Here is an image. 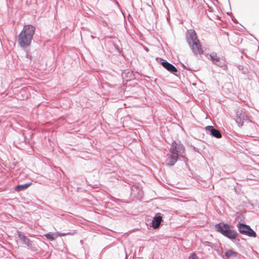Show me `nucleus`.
<instances>
[{
    "label": "nucleus",
    "mask_w": 259,
    "mask_h": 259,
    "mask_svg": "<svg viewBox=\"0 0 259 259\" xmlns=\"http://www.w3.org/2000/svg\"><path fill=\"white\" fill-rule=\"evenodd\" d=\"M35 28L31 25H26L18 35V42L22 48H27L31 45Z\"/></svg>",
    "instance_id": "obj_2"
},
{
    "label": "nucleus",
    "mask_w": 259,
    "mask_h": 259,
    "mask_svg": "<svg viewBox=\"0 0 259 259\" xmlns=\"http://www.w3.org/2000/svg\"><path fill=\"white\" fill-rule=\"evenodd\" d=\"M189 259H198L196 254L193 252L189 257Z\"/></svg>",
    "instance_id": "obj_16"
},
{
    "label": "nucleus",
    "mask_w": 259,
    "mask_h": 259,
    "mask_svg": "<svg viewBox=\"0 0 259 259\" xmlns=\"http://www.w3.org/2000/svg\"><path fill=\"white\" fill-rule=\"evenodd\" d=\"M17 234L20 240L23 244L27 245L28 249L32 251L35 250L34 249V247H33L32 241L26 236L22 232L19 231H17Z\"/></svg>",
    "instance_id": "obj_8"
},
{
    "label": "nucleus",
    "mask_w": 259,
    "mask_h": 259,
    "mask_svg": "<svg viewBox=\"0 0 259 259\" xmlns=\"http://www.w3.org/2000/svg\"><path fill=\"white\" fill-rule=\"evenodd\" d=\"M182 65L184 69H187L188 70H191V69L189 68L188 65H185L183 64H182Z\"/></svg>",
    "instance_id": "obj_17"
},
{
    "label": "nucleus",
    "mask_w": 259,
    "mask_h": 259,
    "mask_svg": "<svg viewBox=\"0 0 259 259\" xmlns=\"http://www.w3.org/2000/svg\"><path fill=\"white\" fill-rule=\"evenodd\" d=\"M209 58L212 63L220 67H223L225 66V60L218 57L216 53H212L209 55Z\"/></svg>",
    "instance_id": "obj_9"
},
{
    "label": "nucleus",
    "mask_w": 259,
    "mask_h": 259,
    "mask_svg": "<svg viewBox=\"0 0 259 259\" xmlns=\"http://www.w3.org/2000/svg\"><path fill=\"white\" fill-rule=\"evenodd\" d=\"M242 73L245 74L246 73V71H242Z\"/></svg>",
    "instance_id": "obj_19"
},
{
    "label": "nucleus",
    "mask_w": 259,
    "mask_h": 259,
    "mask_svg": "<svg viewBox=\"0 0 259 259\" xmlns=\"http://www.w3.org/2000/svg\"><path fill=\"white\" fill-rule=\"evenodd\" d=\"M206 131L207 133L209 134L211 136L216 138L219 139L222 137V134L217 128H214L213 126L208 125L205 127Z\"/></svg>",
    "instance_id": "obj_11"
},
{
    "label": "nucleus",
    "mask_w": 259,
    "mask_h": 259,
    "mask_svg": "<svg viewBox=\"0 0 259 259\" xmlns=\"http://www.w3.org/2000/svg\"><path fill=\"white\" fill-rule=\"evenodd\" d=\"M238 67L239 70H243V66L239 65Z\"/></svg>",
    "instance_id": "obj_18"
},
{
    "label": "nucleus",
    "mask_w": 259,
    "mask_h": 259,
    "mask_svg": "<svg viewBox=\"0 0 259 259\" xmlns=\"http://www.w3.org/2000/svg\"><path fill=\"white\" fill-rule=\"evenodd\" d=\"M186 40L194 54L196 55H201L203 54V51L194 30L189 29L187 31Z\"/></svg>",
    "instance_id": "obj_3"
},
{
    "label": "nucleus",
    "mask_w": 259,
    "mask_h": 259,
    "mask_svg": "<svg viewBox=\"0 0 259 259\" xmlns=\"http://www.w3.org/2000/svg\"><path fill=\"white\" fill-rule=\"evenodd\" d=\"M237 227L239 233L241 234L252 237H255L256 236V233L249 225L242 223H238Z\"/></svg>",
    "instance_id": "obj_5"
},
{
    "label": "nucleus",
    "mask_w": 259,
    "mask_h": 259,
    "mask_svg": "<svg viewBox=\"0 0 259 259\" xmlns=\"http://www.w3.org/2000/svg\"><path fill=\"white\" fill-rule=\"evenodd\" d=\"M185 151V148L180 141L177 142L173 141L169 149L170 154L168 155L166 165H174L178 160L179 156H183L182 154L184 153Z\"/></svg>",
    "instance_id": "obj_1"
},
{
    "label": "nucleus",
    "mask_w": 259,
    "mask_h": 259,
    "mask_svg": "<svg viewBox=\"0 0 259 259\" xmlns=\"http://www.w3.org/2000/svg\"><path fill=\"white\" fill-rule=\"evenodd\" d=\"M225 254L227 257L229 258L232 256L236 257L237 253L236 252L234 251L233 250H232L231 249H230V250H227L225 252Z\"/></svg>",
    "instance_id": "obj_14"
},
{
    "label": "nucleus",
    "mask_w": 259,
    "mask_h": 259,
    "mask_svg": "<svg viewBox=\"0 0 259 259\" xmlns=\"http://www.w3.org/2000/svg\"><path fill=\"white\" fill-rule=\"evenodd\" d=\"M76 232L74 230L65 233L56 232L52 233L50 232L45 234L44 236L49 240L53 241L58 237L65 236L66 235H73Z\"/></svg>",
    "instance_id": "obj_7"
},
{
    "label": "nucleus",
    "mask_w": 259,
    "mask_h": 259,
    "mask_svg": "<svg viewBox=\"0 0 259 259\" xmlns=\"http://www.w3.org/2000/svg\"><path fill=\"white\" fill-rule=\"evenodd\" d=\"M162 220V217L160 213H157L153 218L151 227L156 229L160 226Z\"/></svg>",
    "instance_id": "obj_12"
},
{
    "label": "nucleus",
    "mask_w": 259,
    "mask_h": 259,
    "mask_svg": "<svg viewBox=\"0 0 259 259\" xmlns=\"http://www.w3.org/2000/svg\"><path fill=\"white\" fill-rule=\"evenodd\" d=\"M233 228V226L224 223H220L215 225L217 231L231 240L235 239L238 235L237 231Z\"/></svg>",
    "instance_id": "obj_4"
},
{
    "label": "nucleus",
    "mask_w": 259,
    "mask_h": 259,
    "mask_svg": "<svg viewBox=\"0 0 259 259\" xmlns=\"http://www.w3.org/2000/svg\"><path fill=\"white\" fill-rule=\"evenodd\" d=\"M236 114L235 121L239 126H242L244 121L247 120L248 117L241 109H238L236 110Z\"/></svg>",
    "instance_id": "obj_6"
},
{
    "label": "nucleus",
    "mask_w": 259,
    "mask_h": 259,
    "mask_svg": "<svg viewBox=\"0 0 259 259\" xmlns=\"http://www.w3.org/2000/svg\"><path fill=\"white\" fill-rule=\"evenodd\" d=\"M31 184L32 183H28L24 184L18 185L16 186L15 190L16 191L18 192L24 190L28 188Z\"/></svg>",
    "instance_id": "obj_13"
},
{
    "label": "nucleus",
    "mask_w": 259,
    "mask_h": 259,
    "mask_svg": "<svg viewBox=\"0 0 259 259\" xmlns=\"http://www.w3.org/2000/svg\"><path fill=\"white\" fill-rule=\"evenodd\" d=\"M156 59L157 60L160 61V64L165 69H166L167 71H169L170 72L172 73L177 75L176 73L178 72V70L174 65L162 59L157 58Z\"/></svg>",
    "instance_id": "obj_10"
},
{
    "label": "nucleus",
    "mask_w": 259,
    "mask_h": 259,
    "mask_svg": "<svg viewBox=\"0 0 259 259\" xmlns=\"http://www.w3.org/2000/svg\"><path fill=\"white\" fill-rule=\"evenodd\" d=\"M125 74H127L128 76H129V77L128 78L126 79V80H131L132 79H134V75L133 74V72L130 71H128L127 72H123L122 73V77L123 78H124L125 77Z\"/></svg>",
    "instance_id": "obj_15"
}]
</instances>
